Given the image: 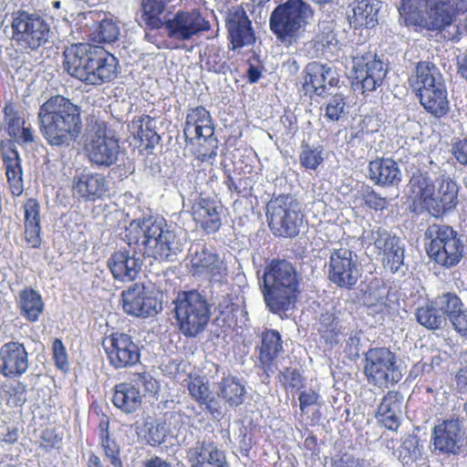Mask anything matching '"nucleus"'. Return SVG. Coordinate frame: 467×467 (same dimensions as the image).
I'll return each mask as SVG.
<instances>
[{
	"mask_svg": "<svg viewBox=\"0 0 467 467\" xmlns=\"http://www.w3.org/2000/svg\"><path fill=\"white\" fill-rule=\"evenodd\" d=\"M399 452L400 461L405 463L417 460L420 455L418 438L411 435L406 437L400 447Z\"/></svg>",
	"mask_w": 467,
	"mask_h": 467,
	"instance_id": "obj_52",
	"label": "nucleus"
},
{
	"mask_svg": "<svg viewBox=\"0 0 467 467\" xmlns=\"http://www.w3.org/2000/svg\"><path fill=\"white\" fill-rule=\"evenodd\" d=\"M129 383L130 385H133L135 389L138 390H140L142 389L143 395L146 393L149 394H155L159 390V382L152 377V375L150 372H140V373H134Z\"/></svg>",
	"mask_w": 467,
	"mask_h": 467,
	"instance_id": "obj_50",
	"label": "nucleus"
},
{
	"mask_svg": "<svg viewBox=\"0 0 467 467\" xmlns=\"http://www.w3.org/2000/svg\"><path fill=\"white\" fill-rule=\"evenodd\" d=\"M28 353L24 344L10 341L0 348V373L7 378H17L27 371Z\"/></svg>",
	"mask_w": 467,
	"mask_h": 467,
	"instance_id": "obj_23",
	"label": "nucleus"
},
{
	"mask_svg": "<svg viewBox=\"0 0 467 467\" xmlns=\"http://www.w3.org/2000/svg\"><path fill=\"white\" fill-rule=\"evenodd\" d=\"M123 240L130 246L143 248V255L159 262H175L183 251L184 240L165 220L153 216L132 220Z\"/></svg>",
	"mask_w": 467,
	"mask_h": 467,
	"instance_id": "obj_1",
	"label": "nucleus"
},
{
	"mask_svg": "<svg viewBox=\"0 0 467 467\" xmlns=\"http://www.w3.org/2000/svg\"><path fill=\"white\" fill-rule=\"evenodd\" d=\"M368 177L377 185L389 187L400 183L401 171L394 160L381 158L368 163Z\"/></svg>",
	"mask_w": 467,
	"mask_h": 467,
	"instance_id": "obj_29",
	"label": "nucleus"
},
{
	"mask_svg": "<svg viewBox=\"0 0 467 467\" xmlns=\"http://www.w3.org/2000/svg\"><path fill=\"white\" fill-rule=\"evenodd\" d=\"M425 237L429 240L427 254L436 264L451 268L462 259L464 244L451 226L433 223L427 228Z\"/></svg>",
	"mask_w": 467,
	"mask_h": 467,
	"instance_id": "obj_7",
	"label": "nucleus"
},
{
	"mask_svg": "<svg viewBox=\"0 0 467 467\" xmlns=\"http://www.w3.org/2000/svg\"><path fill=\"white\" fill-rule=\"evenodd\" d=\"M140 390H138L129 382H122L115 386L112 402L114 406L129 414L137 410L142 402Z\"/></svg>",
	"mask_w": 467,
	"mask_h": 467,
	"instance_id": "obj_36",
	"label": "nucleus"
},
{
	"mask_svg": "<svg viewBox=\"0 0 467 467\" xmlns=\"http://www.w3.org/2000/svg\"><path fill=\"white\" fill-rule=\"evenodd\" d=\"M25 238L33 248L41 245L40 205L36 199H28L25 205Z\"/></svg>",
	"mask_w": 467,
	"mask_h": 467,
	"instance_id": "obj_34",
	"label": "nucleus"
},
{
	"mask_svg": "<svg viewBox=\"0 0 467 467\" xmlns=\"http://www.w3.org/2000/svg\"><path fill=\"white\" fill-rule=\"evenodd\" d=\"M451 153L458 163L467 166V139L453 142L451 145Z\"/></svg>",
	"mask_w": 467,
	"mask_h": 467,
	"instance_id": "obj_64",
	"label": "nucleus"
},
{
	"mask_svg": "<svg viewBox=\"0 0 467 467\" xmlns=\"http://www.w3.org/2000/svg\"><path fill=\"white\" fill-rule=\"evenodd\" d=\"M186 140L193 139L204 141L211 140L214 134V127L210 112L199 106L189 110L183 130Z\"/></svg>",
	"mask_w": 467,
	"mask_h": 467,
	"instance_id": "obj_27",
	"label": "nucleus"
},
{
	"mask_svg": "<svg viewBox=\"0 0 467 467\" xmlns=\"http://www.w3.org/2000/svg\"><path fill=\"white\" fill-rule=\"evenodd\" d=\"M410 82L418 94L436 89L438 83L445 84L439 68L429 61H420L417 64L415 74L410 78Z\"/></svg>",
	"mask_w": 467,
	"mask_h": 467,
	"instance_id": "obj_31",
	"label": "nucleus"
},
{
	"mask_svg": "<svg viewBox=\"0 0 467 467\" xmlns=\"http://www.w3.org/2000/svg\"><path fill=\"white\" fill-rule=\"evenodd\" d=\"M299 280L296 266L287 260L272 259L265 265L259 287L270 312L283 317L294 308L299 295Z\"/></svg>",
	"mask_w": 467,
	"mask_h": 467,
	"instance_id": "obj_3",
	"label": "nucleus"
},
{
	"mask_svg": "<svg viewBox=\"0 0 467 467\" xmlns=\"http://www.w3.org/2000/svg\"><path fill=\"white\" fill-rule=\"evenodd\" d=\"M109 364L116 369L130 368L140 362V351L132 337L114 333L103 342Z\"/></svg>",
	"mask_w": 467,
	"mask_h": 467,
	"instance_id": "obj_15",
	"label": "nucleus"
},
{
	"mask_svg": "<svg viewBox=\"0 0 467 467\" xmlns=\"http://www.w3.org/2000/svg\"><path fill=\"white\" fill-rule=\"evenodd\" d=\"M216 394L223 400L230 407H238L244 401L246 393L245 387L234 376H223L214 385Z\"/></svg>",
	"mask_w": 467,
	"mask_h": 467,
	"instance_id": "obj_35",
	"label": "nucleus"
},
{
	"mask_svg": "<svg viewBox=\"0 0 467 467\" xmlns=\"http://www.w3.org/2000/svg\"><path fill=\"white\" fill-rule=\"evenodd\" d=\"M311 16L312 9L305 1L286 0L273 10L270 29L280 41L291 42Z\"/></svg>",
	"mask_w": 467,
	"mask_h": 467,
	"instance_id": "obj_12",
	"label": "nucleus"
},
{
	"mask_svg": "<svg viewBox=\"0 0 467 467\" xmlns=\"http://www.w3.org/2000/svg\"><path fill=\"white\" fill-rule=\"evenodd\" d=\"M403 400V395L398 391H389L381 400L377 416L381 418L387 429L396 431L399 428V415L401 413Z\"/></svg>",
	"mask_w": 467,
	"mask_h": 467,
	"instance_id": "obj_33",
	"label": "nucleus"
},
{
	"mask_svg": "<svg viewBox=\"0 0 467 467\" xmlns=\"http://www.w3.org/2000/svg\"><path fill=\"white\" fill-rule=\"evenodd\" d=\"M125 313L134 317H148L161 310V302L143 284L135 283L121 294Z\"/></svg>",
	"mask_w": 467,
	"mask_h": 467,
	"instance_id": "obj_18",
	"label": "nucleus"
},
{
	"mask_svg": "<svg viewBox=\"0 0 467 467\" xmlns=\"http://www.w3.org/2000/svg\"><path fill=\"white\" fill-rule=\"evenodd\" d=\"M72 189L75 194L85 201L101 199L109 190V182L102 173L83 170L73 177Z\"/></svg>",
	"mask_w": 467,
	"mask_h": 467,
	"instance_id": "obj_24",
	"label": "nucleus"
},
{
	"mask_svg": "<svg viewBox=\"0 0 467 467\" xmlns=\"http://www.w3.org/2000/svg\"><path fill=\"white\" fill-rule=\"evenodd\" d=\"M88 161L98 168H109L118 163L120 157L119 140L106 131H98L87 147Z\"/></svg>",
	"mask_w": 467,
	"mask_h": 467,
	"instance_id": "obj_20",
	"label": "nucleus"
},
{
	"mask_svg": "<svg viewBox=\"0 0 467 467\" xmlns=\"http://www.w3.org/2000/svg\"><path fill=\"white\" fill-rule=\"evenodd\" d=\"M317 27V42L329 49L335 47L338 43L337 34L335 33V21L332 19H324L318 23Z\"/></svg>",
	"mask_w": 467,
	"mask_h": 467,
	"instance_id": "obj_49",
	"label": "nucleus"
},
{
	"mask_svg": "<svg viewBox=\"0 0 467 467\" xmlns=\"http://www.w3.org/2000/svg\"><path fill=\"white\" fill-rule=\"evenodd\" d=\"M118 65V59L101 47L78 43L64 51V69L87 85L99 86L113 80Z\"/></svg>",
	"mask_w": 467,
	"mask_h": 467,
	"instance_id": "obj_4",
	"label": "nucleus"
},
{
	"mask_svg": "<svg viewBox=\"0 0 467 467\" xmlns=\"http://www.w3.org/2000/svg\"><path fill=\"white\" fill-rule=\"evenodd\" d=\"M138 246L128 244L115 251L108 259L107 265L115 280L120 282H131L135 280L141 271L142 258L145 256L141 250L137 251Z\"/></svg>",
	"mask_w": 467,
	"mask_h": 467,
	"instance_id": "obj_19",
	"label": "nucleus"
},
{
	"mask_svg": "<svg viewBox=\"0 0 467 467\" xmlns=\"http://www.w3.org/2000/svg\"><path fill=\"white\" fill-rule=\"evenodd\" d=\"M353 70L363 92H371L380 87L387 75V65L373 52L353 57Z\"/></svg>",
	"mask_w": 467,
	"mask_h": 467,
	"instance_id": "obj_17",
	"label": "nucleus"
},
{
	"mask_svg": "<svg viewBox=\"0 0 467 467\" xmlns=\"http://www.w3.org/2000/svg\"><path fill=\"white\" fill-rule=\"evenodd\" d=\"M303 89L306 94L324 96L327 86L336 87L338 76L331 67L317 61L308 63L304 70Z\"/></svg>",
	"mask_w": 467,
	"mask_h": 467,
	"instance_id": "obj_22",
	"label": "nucleus"
},
{
	"mask_svg": "<svg viewBox=\"0 0 467 467\" xmlns=\"http://www.w3.org/2000/svg\"><path fill=\"white\" fill-rule=\"evenodd\" d=\"M120 34L118 23L112 18H103L91 33L92 39L99 43H113Z\"/></svg>",
	"mask_w": 467,
	"mask_h": 467,
	"instance_id": "obj_45",
	"label": "nucleus"
},
{
	"mask_svg": "<svg viewBox=\"0 0 467 467\" xmlns=\"http://www.w3.org/2000/svg\"><path fill=\"white\" fill-rule=\"evenodd\" d=\"M384 264L385 267L389 268L391 273L404 275L407 271V267L404 265V248L396 250V253L392 255L384 258Z\"/></svg>",
	"mask_w": 467,
	"mask_h": 467,
	"instance_id": "obj_60",
	"label": "nucleus"
},
{
	"mask_svg": "<svg viewBox=\"0 0 467 467\" xmlns=\"http://www.w3.org/2000/svg\"><path fill=\"white\" fill-rule=\"evenodd\" d=\"M400 16L407 26L428 30L449 26L458 14L459 0H400Z\"/></svg>",
	"mask_w": 467,
	"mask_h": 467,
	"instance_id": "obj_5",
	"label": "nucleus"
},
{
	"mask_svg": "<svg viewBox=\"0 0 467 467\" xmlns=\"http://www.w3.org/2000/svg\"><path fill=\"white\" fill-rule=\"evenodd\" d=\"M81 109L63 96H54L38 110L39 130L47 142L57 148L68 147L82 129Z\"/></svg>",
	"mask_w": 467,
	"mask_h": 467,
	"instance_id": "obj_2",
	"label": "nucleus"
},
{
	"mask_svg": "<svg viewBox=\"0 0 467 467\" xmlns=\"http://www.w3.org/2000/svg\"><path fill=\"white\" fill-rule=\"evenodd\" d=\"M144 428L146 431L145 438L151 446L159 445L164 441L166 431L163 424L159 422H146Z\"/></svg>",
	"mask_w": 467,
	"mask_h": 467,
	"instance_id": "obj_55",
	"label": "nucleus"
},
{
	"mask_svg": "<svg viewBox=\"0 0 467 467\" xmlns=\"http://www.w3.org/2000/svg\"><path fill=\"white\" fill-rule=\"evenodd\" d=\"M453 328L462 336H467V307L449 317Z\"/></svg>",
	"mask_w": 467,
	"mask_h": 467,
	"instance_id": "obj_63",
	"label": "nucleus"
},
{
	"mask_svg": "<svg viewBox=\"0 0 467 467\" xmlns=\"http://www.w3.org/2000/svg\"><path fill=\"white\" fill-rule=\"evenodd\" d=\"M363 242L367 244H373L385 258L389 257L396 250L403 249V244L399 237L391 234L387 229L381 226H373L363 233Z\"/></svg>",
	"mask_w": 467,
	"mask_h": 467,
	"instance_id": "obj_32",
	"label": "nucleus"
},
{
	"mask_svg": "<svg viewBox=\"0 0 467 467\" xmlns=\"http://www.w3.org/2000/svg\"><path fill=\"white\" fill-rule=\"evenodd\" d=\"M131 129L137 131V138L146 148H153L161 140L156 131V120L150 116L144 115L132 121Z\"/></svg>",
	"mask_w": 467,
	"mask_h": 467,
	"instance_id": "obj_41",
	"label": "nucleus"
},
{
	"mask_svg": "<svg viewBox=\"0 0 467 467\" xmlns=\"http://www.w3.org/2000/svg\"><path fill=\"white\" fill-rule=\"evenodd\" d=\"M346 329L347 326L339 320L334 309L320 315L317 330L327 343L330 345L340 343Z\"/></svg>",
	"mask_w": 467,
	"mask_h": 467,
	"instance_id": "obj_37",
	"label": "nucleus"
},
{
	"mask_svg": "<svg viewBox=\"0 0 467 467\" xmlns=\"http://www.w3.org/2000/svg\"><path fill=\"white\" fill-rule=\"evenodd\" d=\"M361 199L368 208L376 211H382L389 204V201L386 198L381 197L370 187H367L362 191Z\"/></svg>",
	"mask_w": 467,
	"mask_h": 467,
	"instance_id": "obj_56",
	"label": "nucleus"
},
{
	"mask_svg": "<svg viewBox=\"0 0 467 467\" xmlns=\"http://www.w3.org/2000/svg\"><path fill=\"white\" fill-rule=\"evenodd\" d=\"M379 3L360 0L354 3L352 15H348L349 24L355 28H372L378 25Z\"/></svg>",
	"mask_w": 467,
	"mask_h": 467,
	"instance_id": "obj_38",
	"label": "nucleus"
},
{
	"mask_svg": "<svg viewBox=\"0 0 467 467\" xmlns=\"http://www.w3.org/2000/svg\"><path fill=\"white\" fill-rule=\"evenodd\" d=\"M346 97L337 93L328 98L326 103L325 116L331 121H337L345 113Z\"/></svg>",
	"mask_w": 467,
	"mask_h": 467,
	"instance_id": "obj_51",
	"label": "nucleus"
},
{
	"mask_svg": "<svg viewBox=\"0 0 467 467\" xmlns=\"http://www.w3.org/2000/svg\"><path fill=\"white\" fill-rule=\"evenodd\" d=\"M4 112L8 135L13 138L19 133V129L25 124V119L11 106H5Z\"/></svg>",
	"mask_w": 467,
	"mask_h": 467,
	"instance_id": "obj_58",
	"label": "nucleus"
},
{
	"mask_svg": "<svg viewBox=\"0 0 467 467\" xmlns=\"http://www.w3.org/2000/svg\"><path fill=\"white\" fill-rule=\"evenodd\" d=\"M188 256L193 275L207 277L213 286H223V280L227 276V266L217 254L201 244H195L191 245Z\"/></svg>",
	"mask_w": 467,
	"mask_h": 467,
	"instance_id": "obj_14",
	"label": "nucleus"
},
{
	"mask_svg": "<svg viewBox=\"0 0 467 467\" xmlns=\"http://www.w3.org/2000/svg\"><path fill=\"white\" fill-rule=\"evenodd\" d=\"M210 27V22L197 9L178 10L161 26L170 39L178 42L191 40Z\"/></svg>",
	"mask_w": 467,
	"mask_h": 467,
	"instance_id": "obj_13",
	"label": "nucleus"
},
{
	"mask_svg": "<svg viewBox=\"0 0 467 467\" xmlns=\"http://www.w3.org/2000/svg\"><path fill=\"white\" fill-rule=\"evenodd\" d=\"M364 374L369 384L389 389L403 377L397 355L388 348H373L365 353Z\"/></svg>",
	"mask_w": 467,
	"mask_h": 467,
	"instance_id": "obj_10",
	"label": "nucleus"
},
{
	"mask_svg": "<svg viewBox=\"0 0 467 467\" xmlns=\"http://www.w3.org/2000/svg\"><path fill=\"white\" fill-rule=\"evenodd\" d=\"M17 302L21 315L29 322H36L44 311L41 295L31 287L20 291Z\"/></svg>",
	"mask_w": 467,
	"mask_h": 467,
	"instance_id": "obj_40",
	"label": "nucleus"
},
{
	"mask_svg": "<svg viewBox=\"0 0 467 467\" xmlns=\"http://www.w3.org/2000/svg\"><path fill=\"white\" fill-rule=\"evenodd\" d=\"M416 318L421 326L430 330L440 329L446 325V317L434 304V300L418 307Z\"/></svg>",
	"mask_w": 467,
	"mask_h": 467,
	"instance_id": "obj_42",
	"label": "nucleus"
},
{
	"mask_svg": "<svg viewBox=\"0 0 467 467\" xmlns=\"http://www.w3.org/2000/svg\"><path fill=\"white\" fill-rule=\"evenodd\" d=\"M223 286L218 287L217 285L213 286V284L210 285V297L208 298V302L210 304V307L213 305L215 308L220 312V314H223L231 306H233L232 298L228 293V285L223 280Z\"/></svg>",
	"mask_w": 467,
	"mask_h": 467,
	"instance_id": "obj_48",
	"label": "nucleus"
},
{
	"mask_svg": "<svg viewBox=\"0 0 467 467\" xmlns=\"http://www.w3.org/2000/svg\"><path fill=\"white\" fill-rule=\"evenodd\" d=\"M446 86H436L432 91H424V94H418L421 106L431 115L441 118L446 115L450 109L447 99Z\"/></svg>",
	"mask_w": 467,
	"mask_h": 467,
	"instance_id": "obj_39",
	"label": "nucleus"
},
{
	"mask_svg": "<svg viewBox=\"0 0 467 467\" xmlns=\"http://www.w3.org/2000/svg\"><path fill=\"white\" fill-rule=\"evenodd\" d=\"M434 449L447 455H459L467 443V434L458 419L444 420L432 430Z\"/></svg>",
	"mask_w": 467,
	"mask_h": 467,
	"instance_id": "obj_16",
	"label": "nucleus"
},
{
	"mask_svg": "<svg viewBox=\"0 0 467 467\" xmlns=\"http://www.w3.org/2000/svg\"><path fill=\"white\" fill-rule=\"evenodd\" d=\"M217 213L218 205L213 200L199 197L192 204V214L196 222L203 221L205 217Z\"/></svg>",
	"mask_w": 467,
	"mask_h": 467,
	"instance_id": "obj_53",
	"label": "nucleus"
},
{
	"mask_svg": "<svg viewBox=\"0 0 467 467\" xmlns=\"http://www.w3.org/2000/svg\"><path fill=\"white\" fill-rule=\"evenodd\" d=\"M188 390L192 399H194L199 405L202 406L205 399H208L212 394L207 383L203 381L201 377H196L191 379L188 384Z\"/></svg>",
	"mask_w": 467,
	"mask_h": 467,
	"instance_id": "obj_54",
	"label": "nucleus"
},
{
	"mask_svg": "<svg viewBox=\"0 0 467 467\" xmlns=\"http://www.w3.org/2000/svg\"><path fill=\"white\" fill-rule=\"evenodd\" d=\"M100 444L110 463L114 467H122V462L119 459V448L116 441L110 439L109 436H105L100 438Z\"/></svg>",
	"mask_w": 467,
	"mask_h": 467,
	"instance_id": "obj_59",
	"label": "nucleus"
},
{
	"mask_svg": "<svg viewBox=\"0 0 467 467\" xmlns=\"http://www.w3.org/2000/svg\"><path fill=\"white\" fill-rule=\"evenodd\" d=\"M326 265L328 280L341 289H353L363 274L358 254L343 244L329 249Z\"/></svg>",
	"mask_w": 467,
	"mask_h": 467,
	"instance_id": "obj_9",
	"label": "nucleus"
},
{
	"mask_svg": "<svg viewBox=\"0 0 467 467\" xmlns=\"http://www.w3.org/2000/svg\"><path fill=\"white\" fill-rule=\"evenodd\" d=\"M458 184L450 178H444L439 183L427 210L436 218L442 217L453 211L458 204Z\"/></svg>",
	"mask_w": 467,
	"mask_h": 467,
	"instance_id": "obj_26",
	"label": "nucleus"
},
{
	"mask_svg": "<svg viewBox=\"0 0 467 467\" xmlns=\"http://www.w3.org/2000/svg\"><path fill=\"white\" fill-rule=\"evenodd\" d=\"M12 40L22 48L36 50L51 38L50 24L36 12L17 10L12 14Z\"/></svg>",
	"mask_w": 467,
	"mask_h": 467,
	"instance_id": "obj_8",
	"label": "nucleus"
},
{
	"mask_svg": "<svg viewBox=\"0 0 467 467\" xmlns=\"http://www.w3.org/2000/svg\"><path fill=\"white\" fill-rule=\"evenodd\" d=\"M284 351L283 341L278 331L266 329L261 335L259 361L267 377L276 369L275 359Z\"/></svg>",
	"mask_w": 467,
	"mask_h": 467,
	"instance_id": "obj_28",
	"label": "nucleus"
},
{
	"mask_svg": "<svg viewBox=\"0 0 467 467\" xmlns=\"http://www.w3.org/2000/svg\"><path fill=\"white\" fill-rule=\"evenodd\" d=\"M346 336H348V339L346 340L345 350L348 353L350 357H358L361 331H349V329L347 327L346 333L343 335V337Z\"/></svg>",
	"mask_w": 467,
	"mask_h": 467,
	"instance_id": "obj_62",
	"label": "nucleus"
},
{
	"mask_svg": "<svg viewBox=\"0 0 467 467\" xmlns=\"http://www.w3.org/2000/svg\"><path fill=\"white\" fill-rule=\"evenodd\" d=\"M0 152L11 193L19 196L24 191L22 160L19 152L11 140L0 141Z\"/></svg>",
	"mask_w": 467,
	"mask_h": 467,
	"instance_id": "obj_25",
	"label": "nucleus"
},
{
	"mask_svg": "<svg viewBox=\"0 0 467 467\" xmlns=\"http://www.w3.org/2000/svg\"><path fill=\"white\" fill-rule=\"evenodd\" d=\"M331 467H364V460L349 452H337L329 458Z\"/></svg>",
	"mask_w": 467,
	"mask_h": 467,
	"instance_id": "obj_57",
	"label": "nucleus"
},
{
	"mask_svg": "<svg viewBox=\"0 0 467 467\" xmlns=\"http://www.w3.org/2000/svg\"><path fill=\"white\" fill-rule=\"evenodd\" d=\"M434 304L448 318L465 306L462 299L452 292L439 295L434 298Z\"/></svg>",
	"mask_w": 467,
	"mask_h": 467,
	"instance_id": "obj_47",
	"label": "nucleus"
},
{
	"mask_svg": "<svg viewBox=\"0 0 467 467\" xmlns=\"http://www.w3.org/2000/svg\"><path fill=\"white\" fill-rule=\"evenodd\" d=\"M179 331L186 337H196L206 328L211 309L206 295L198 290L179 292L173 301Z\"/></svg>",
	"mask_w": 467,
	"mask_h": 467,
	"instance_id": "obj_6",
	"label": "nucleus"
},
{
	"mask_svg": "<svg viewBox=\"0 0 467 467\" xmlns=\"http://www.w3.org/2000/svg\"><path fill=\"white\" fill-rule=\"evenodd\" d=\"M165 7L164 0H142L141 21L150 29L161 28L164 20L161 19V16Z\"/></svg>",
	"mask_w": 467,
	"mask_h": 467,
	"instance_id": "obj_43",
	"label": "nucleus"
},
{
	"mask_svg": "<svg viewBox=\"0 0 467 467\" xmlns=\"http://www.w3.org/2000/svg\"><path fill=\"white\" fill-rule=\"evenodd\" d=\"M224 22L234 49L247 47L255 42L252 22L241 5L228 8L225 12Z\"/></svg>",
	"mask_w": 467,
	"mask_h": 467,
	"instance_id": "obj_21",
	"label": "nucleus"
},
{
	"mask_svg": "<svg viewBox=\"0 0 467 467\" xmlns=\"http://www.w3.org/2000/svg\"><path fill=\"white\" fill-rule=\"evenodd\" d=\"M410 189L423 205L427 208L429 201L432 199L435 186L432 181L425 173H414L409 183Z\"/></svg>",
	"mask_w": 467,
	"mask_h": 467,
	"instance_id": "obj_44",
	"label": "nucleus"
},
{
	"mask_svg": "<svg viewBox=\"0 0 467 467\" xmlns=\"http://www.w3.org/2000/svg\"><path fill=\"white\" fill-rule=\"evenodd\" d=\"M53 358L57 368L60 370L68 369V361L66 348L60 339L56 338L53 342Z\"/></svg>",
	"mask_w": 467,
	"mask_h": 467,
	"instance_id": "obj_61",
	"label": "nucleus"
},
{
	"mask_svg": "<svg viewBox=\"0 0 467 467\" xmlns=\"http://www.w3.org/2000/svg\"><path fill=\"white\" fill-rule=\"evenodd\" d=\"M323 148L319 145L303 143L299 153V161L302 167L306 170H317L323 162Z\"/></svg>",
	"mask_w": 467,
	"mask_h": 467,
	"instance_id": "obj_46",
	"label": "nucleus"
},
{
	"mask_svg": "<svg viewBox=\"0 0 467 467\" xmlns=\"http://www.w3.org/2000/svg\"><path fill=\"white\" fill-rule=\"evenodd\" d=\"M191 467H208L226 462L224 451L213 441L197 442L188 451Z\"/></svg>",
	"mask_w": 467,
	"mask_h": 467,
	"instance_id": "obj_30",
	"label": "nucleus"
},
{
	"mask_svg": "<svg viewBox=\"0 0 467 467\" xmlns=\"http://www.w3.org/2000/svg\"><path fill=\"white\" fill-rule=\"evenodd\" d=\"M268 225L275 236L295 237L303 224L298 202L289 194L272 199L266 206Z\"/></svg>",
	"mask_w": 467,
	"mask_h": 467,
	"instance_id": "obj_11",
	"label": "nucleus"
}]
</instances>
